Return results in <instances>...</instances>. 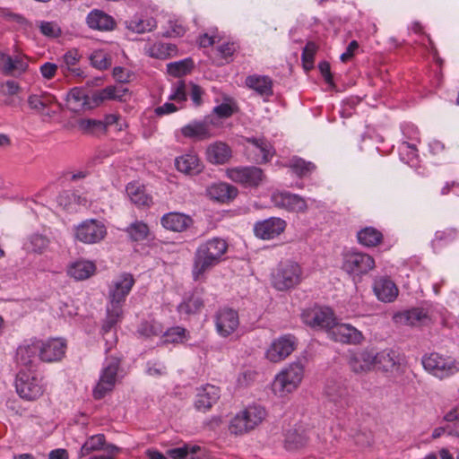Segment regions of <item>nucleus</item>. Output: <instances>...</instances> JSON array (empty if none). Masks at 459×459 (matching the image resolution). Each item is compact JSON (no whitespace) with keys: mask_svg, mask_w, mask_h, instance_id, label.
<instances>
[{"mask_svg":"<svg viewBox=\"0 0 459 459\" xmlns=\"http://www.w3.org/2000/svg\"><path fill=\"white\" fill-rule=\"evenodd\" d=\"M57 202L61 206L68 208L74 204L85 206L88 200L85 196L79 195L77 192L63 191L58 195Z\"/></svg>","mask_w":459,"mask_h":459,"instance_id":"09e8293b","label":"nucleus"},{"mask_svg":"<svg viewBox=\"0 0 459 459\" xmlns=\"http://www.w3.org/2000/svg\"><path fill=\"white\" fill-rule=\"evenodd\" d=\"M126 28L136 33H144L156 28V21L152 17H143L135 15L131 20L126 22Z\"/></svg>","mask_w":459,"mask_h":459,"instance_id":"a19ab883","label":"nucleus"},{"mask_svg":"<svg viewBox=\"0 0 459 459\" xmlns=\"http://www.w3.org/2000/svg\"><path fill=\"white\" fill-rule=\"evenodd\" d=\"M175 165L178 171L186 174H198L202 170V164L196 155L186 154L176 159Z\"/></svg>","mask_w":459,"mask_h":459,"instance_id":"58836bf2","label":"nucleus"},{"mask_svg":"<svg viewBox=\"0 0 459 459\" xmlns=\"http://www.w3.org/2000/svg\"><path fill=\"white\" fill-rule=\"evenodd\" d=\"M89 60L92 67L100 71L107 70L112 64L110 55L102 49L93 50L89 56Z\"/></svg>","mask_w":459,"mask_h":459,"instance_id":"a18cd8bd","label":"nucleus"},{"mask_svg":"<svg viewBox=\"0 0 459 459\" xmlns=\"http://www.w3.org/2000/svg\"><path fill=\"white\" fill-rule=\"evenodd\" d=\"M239 325L238 314L231 308H222L215 316V326L217 333L222 337H228L233 333Z\"/></svg>","mask_w":459,"mask_h":459,"instance_id":"f3484780","label":"nucleus"},{"mask_svg":"<svg viewBox=\"0 0 459 459\" xmlns=\"http://www.w3.org/2000/svg\"><path fill=\"white\" fill-rule=\"evenodd\" d=\"M105 445V437L102 434L95 435L86 440L81 448V455L85 456L93 451L103 448Z\"/></svg>","mask_w":459,"mask_h":459,"instance_id":"864d4df0","label":"nucleus"},{"mask_svg":"<svg viewBox=\"0 0 459 459\" xmlns=\"http://www.w3.org/2000/svg\"><path fill=\"white\" fill-rule=\"evenodd\" d=\"M281 166L289 168L292 173L299 178H307L310 176L316 169V165L311 161L293 156L288 160L281 162Z\"/></svg>","mask_w":459,"mask_h":459,"instance_id":"2f4dec72","label":"nucleus"},{"mask_svg":"<svg viewBox=\"0 0 459 459\" xmlns=\"http://www.w3.org/2000/svg\"><path fill=\"white\" fill-rule=\"evenodd\" d=\"M193 61L191 58L172 62L167 65V72L175 77H180L186 74L193 68Z\"/></svg>","mask_w":459,"mask_h":459,"instance_id":"603ef678","label":"nucleus"},{"mask_svg":"<svg viewBox=\"0 0 459 459\" xmlns=\"http://www.w3.org/2000/svg\"><path fill=\"white\" fill-rule=\"evenodd\" d=\"M228 250L227 242L213 238L198 246L194 253L192 278L195 281H204L206 273L218 265Z\"/></svg>","mask_w":459,"mask_h":459,"instance_id":"f257e3e1","label":"nucleus"},{"mask_svg":"<svg viewBox=\"0 0 459 459\" xmlns=\"http://www.w3.org/2000/svg\"><path fill=\"white\" fill-rule=\"evenodd\" d=\"M331 340L336 342L349 345H359L365 338L363 333L350 324L335 323L330 328L329 336Z\"/></svg>","mask_w":459,"mask_h":459,"instance_id":"ddd939ff","label":"nucleus"},{"mask_svg":"<svg viewBox=\"0 0 459 459\" xmlns=\"http://www.w3.org/2000/svg\"><path fill=\"white\" fill-rule=\"evenodd\" d=\"M274 153L273 145H247L245 149L247 160L257 164L269 161Z\"/></svg>","mask_w":459,"mask_h":459,"instance_id":"c756f323","label":"nucleus"},{"mask_svg":"<svg viewBox=\"0 0 459 459\" xmlns=\"http://www.w3.org/2000/svg\"><path fill=\"white\" fill-rule=\"evenodd\" d=\"M160 223L168 230L183 232L193 225L194 220L185 213L171 212L161 217Z\"/></svg>","mask_w":459,"mask_h":459,"instance_id":"b1692460","label":"nucleus"},{"mask_svg":"<svg viewBox=\"0 0 459 459\" xmlns=\"http://www.w3.org/2000/svg\"><path fill=\"white\" fill-rule=\"evenodd\" d=\"M78 128L84 134L99 135L104 134V126L100 119L82 118L78 120Z\"/></svg>","mask_w":459,"mask_h":459,"instance_id":"de8ad7c7","label":"nucleus"},{"mask_svg":"<svg viewBox=\"0 0 459 459\" xmlns=\"http://www.w3.org/2000/svg\"><path fill=\"white\" fill-rule=\"evenodd\" d=\"M58 68H59V65H56V64L50 63V62H46L40 65L39 71H40L41 75L45 79L50 80V79L54 78Z\"/></svg>","mask_w":459,"mask_h":459,"instance_id":"69168bd1","label":"nucleus"},{"mask_svg":"<svg viewBox=\"0 0 459 459\" xmlns=\"http://www.w3.org/2000/svg\"><path fill=\"white\" fill-rule=\"evenodd\" d=\"M119 365L120 360L117 358H111L108 360L107 365L101 372L100 380L93 390L95 399H102L107 393L114 388Z\"/></svg>","mask_w":459,"mask_h":459,"instance_id":"f8f14e48","label":"nucleus"},{"mask_svg":"<svg viewBox=\"0 0 459 459\" xmlns=\"http://www.w3.org/2000/svg\"><path fill=\"white\" fill-rule=\"evenodd\" d=\"M266 417L265 409L260 405H253L237 414L230 421V431L235 435H242L258 426Z\"/></svg>","mask_w":459,"mask_h":459,"instance_id":"20e7f679","label":"nucleus"},{"mask_svg":"<svg viewBox=\"0 0 459 459\" xmlns=\"http://www.w3.org/2000/svg\"><path fill=\"white\" fill-rule=\"evenodd\" d=\"M144 52L151 57L159 59L168 58V52L165 50V43L163 42H157L145 46Z\"/></svg>","mask_w":459,"mask_h":459,"instance_id":"052dcab7","label":"nucleus"},{"mask_svg":"<svg viewBox=\"0 0 459 459\" xmlns=\"http://www.w3.org/2000/svg\"><path fill=\"white\" fill-rule=\"evenodd\" d=\"M306 323L312 327H318L325 329L327 336H329V330L335 325V318L333 314L329 309H318L311 311L306 315Z\"/></svg>","mask_w":459,"mask_h":459,"instance_id":"a878e982","label":"nucleus"},{"mask_svg":"<svg viewBox=\"0 0 459 459\" xmlns=\"http://www.w3.org/2000/svg\"><path fill=\"white\" fill-rule=\"evenodd\" d=\"M375 267V260L368 254L348 252L343 255L342 269L349 274L361 276Z\"/></svg>","mask_w":459,"mask_h":459,"instance_id":"1a4fd4ad","label":"nucleus"},{"mask_svg":"<svg viewBox=\"0 0 459 459\" xmlns=\"http://www.w3.org/2000/svg\"><path fill=\"white\" fill-rule=\"evenodd\" d=\"M296 338L291 334L281 336L273 341L266 351V358L272 362L285 359L295 350Z\"/></svg>","mask_w":459,"mask_h":459,"instance_id":"dca6fc26","label":"nucleus"},{"mask_svg":"<svg viewBox=\"0 0 459 459\" xmlns=\"http://www.w3.org/2000/svg\"><path fill=\"white\" fill-rule=\"evenodd\" d=\"M86 22L90 28L99 30H110L115 26L114 19L100 10L91 11Z\"/></svg>","mask_w":459,"mask_h":459,"instance_id":"f704fd0d","label":"nucleus"},{"mask_svg":"<svg viewBox=\"0 0 459 459\" xmlns=\"http://www.w3.org/2000/svg\"><path fill=\"white\" fill-rule=\"evenodd\" d=\"M122 91L115 86H108L100 91H96L92 95V102L95 107L99 106L103 100L121 99Z\"/></svg>","mask_w":459,"mask_h":459,"instance_id":"8fccbe9b","label":"nucleus"},{"mask_svg":"<svg viewBox=\"0 0 459 459\" xmlns=\"http://www.w3.org/2000/svg\"><path fill=\"white\" fill-rule=\"evenodd\" d=\"M236 112V107L230 102H223L212 109V115L218 121L219 118H228Z\"/></svg>","mask_w":459,"mask_h":459,"instance_id":"bf43d9fd","label":"nucleus"},{"mask_svg":"<svg viewBox=\"0 0 459 459\" xmlns=\"http://www.w3.org/2000/svg\"><path fill=\"white\" fill-rule=\"evenodd\" d=\"M167 454L173 459H188L189 448L187 446L168 450Z\"/></svg>","mask_w":459,"mask_h":459,"instance_id":"774afa93","label":"nucleus"},{"mask_svg":"<svg viewBox=\"0 0 459 459\" xmlns=\"http://www.w3.org/2000/svg\"><path fill=\"white\" fill-rule=\"evenodd\" d=\"M186 329L180 326L171 327L168 329L163 337L164 342L167 343H178L182 342L186 337Z\"/></svg>","mask_w":459,"mask_h":459,"instance_id":"4d7b16f0","label":"nucleus"},{"mask_svg":"<svg viewBox=\"0 0 459 459\" xmlns=\"http://www.w3.org/2000/svg\"><path fill=\"white\" fill-rule=\"evenodd\" d=\"M303 376V366L299 362L292 363L275 377L273 391L275 394L284 396L298 388Z\"/></svg>","mask_w":459,"mask_h":459,"instance_id":"39448f33","label":"nucleus"},{"mask_svg":"<svg viewBox=\"0 0 459 459\" xmlns=\"http://www.w3.org/2000/svg\"><path fill=\"white\" fill-rule=\"evenodd\" d=\"M421 364L426 371L438 379L450 377L459 371V361L437 352L423 355Z\"/></svg>","mask_w":459,"mask_h":459,"instance_id":"7ed1b4c3","label":"nucleus"},{"mask_svg":"<svg viewBox=\"0 0 459 459\" xmlns=\"http://www.w3.org/2000/svg\"><path fill=\"white\" fill-rule=\"evenodd\" d=\"M55 102L56 98L48 93L30 95L28 99L30 108L42 113Z\"/></svg>","mask_w":459,"mask_h":459,"instance_id":"49530a36","label":"nucleus"},{"mask_svg":"<svg viewBox=\"0 0 459 459\" xmlns=\"http://www.w3.org/2000/svg\"><path fill=\"white\" fill-rule=\"evenodd\" d=\"M126 232L132 241L139 242L147 239L150 229L145 222L135 221L126 228Z\"/></svg>","mask_w":459,"mask_h":459,"instance_id":"79ce46f5","label":"nucleus"},{"mask_svg":"<svg viewBox=\"0 0 459 459\" xmlns=\"http://www.w3.org/2000/svg\"><path fill=\"white\" fill-rule=\"evenodd\" d=\"M134 282V278L131 273H124L109 285L107 315L102 325L104 333L109 332L122 320L123 306Z\"/></svg>","mask_w":459,"mask_h":459,"instance_id":"f03ea898","label":"nucleus"},{"mask_svg":"<svg viewBox=\"0 0 459 459\" xmlns=\"http://www.w3.org/2000/svg\"><path fill=\"white\" fill-rule=\"evenodd\" d=\"M308 440L307 432L301 426L287 429L284 434V446L289 450L303 447Z\"/></svg>","mask_w":459,"mask_h":459,"instance_id":"473e14b6","label":"nucleus"},{"mask_svg":"<svg viewBox=\"0 0 459 459\" xmlns=\"http://www.w3.org/2000/svg\"><path fill=\"white\" fill-rule=\"evenodd\" d=\"M190 98L195 107H199L202 104V95L204 91L202 88L195 83H190Z\"/></svg>","mask_w":459,"mask_h":459,"instance_id":"338daca9","label":"nucleus"},{"mask_svg":"<svg viewBox=\"0 0 459 459\" xmlns=\"http://www.w3.org/2000/svg\"><path fill=\"white\" fill-rule=\"evenodd\" d=\"M39 30L43 35L50 38H56L60 34V29L52 22H41Z\"/></svg>","mask_w":459,"mask_h":459,"instance_id":"e2e57ef3","label":"nucleus"},{"mask_svg":"<svg viewBox=\"0 0 459 459\" xmlns=\"http://www.w3.org/2000/svg\"><path fill=\"white\" fill-rule=\"evenodd\" d=\"M187 89L184 81H178L172 85V91L169 97V100L185 102L187 100Z\"/></svg>","mask_w":459,"mask_h":459,"instance_id":"6e6d98bb","label":"nucleus"},{"mask_svg":"<svg viewBox=\"0 0 459 459\" xmlns=\"http://www.w3.org/2000/svg\"><path fill=\"white\" fill-rule=\"evenodd\" d=\"M39 358L45 362H53L62 359L65 354V344L59 339L49 340L47 342L37 341Z\"/></svg>","mask_w":459,"mask_h":459,"instance_id":"412c9836","label":"nucleus"},{"mask_svg":"<svg viewBox=\"0 0 459 459\" xmlns=\"http://www.w3.org/2000/svg\"><path fill=\"white\" fill-rule=\"evenodd\" d=\"M138 333L143 336L150 337L152 335H159L161 333V330L158 325L146 321L140 325Z\"/></svg>","mask_w":459,"mask_h":459,"instance_id":"680f3d73","label":"nucleus"},{"mask_svg":"<svg viewBox=\"0 0 459 459\" xmlns=\"http://www.w3.org/2000/svg\"><path fill=\"white\" fill-rule=\"evenodd\" d=\"M232 155L229 145H208L206 150L207 160L213 164H223Z\"/></svg>","mask_w":459,"mask_h":459,"instance_id":"ea45409f","label":"nucleus"},{"mask_svg":"<svg viewBox=\"0 0 459 459\" xmlns=\"http://www.w3.org/2000/svg\"><path fill=\"white\" fill-rule=\"evenodd\" d=\"M209 195L212 199L219 201L221 203H228L233 200L238 195L237 187L227 184L218 183L213 184L208 189Z\"/></svg>","mask_w":459,"mask_h":459,"instance_id":"72a5a7b5","label":"nucleus"},{"mask_svg":"<svg viewBox=\"0 0 459 459\" xmlns=\"http://www.w3.org/2000/svg\"><path fill=\"white\" fill-rule=\"evenodd\" d=\"M401 322L409 325H420L428 318L427 313L421 308H412L397 316Z\"/></svg>","mask_w":459,"mask_h":459,"instance_id":"c03bdc74","label":"nucleus"},{"mask_svg":"<svg viewBox=\"0 0 459 459\" xmlns=\"http://www.w3.org/2000/svg\"><path fill=\"white\" fill-rule=\"evenodd\" d=\"M317 51V46L316 43L309 41L306 44L303 48L301 59L306 69H309L313 66L314 57Z\"/></svg>","mask_w":459,"mask_h":459,"instance_id":"13d9d810","label":"nucleus"},{"mask_svg":"<svg viewBox=\"0 0 459 459\" xmlns=\"http://www.w3.org/2000/svg\"><path fill=\"white\" fill-rule=\"evenodd\" d=\"M220 122L213 116H207L203 120H195L181 128V134L189 139L204 141L214 134Z\"/></svg>","mask_w":459,"mask_h":459,"instance_id":"6e6552de","label":"nucleus"},{"mask_svg":"<svg viewBox=\"0 0 459 459\" xmlns=\"http://www.w3.org/2000/svg\"><path fill=\"white\" fill-rule=\"evenodd\" d=\"M220 398V389L212 385H206L198 389L195 406L196 410L205 412L217 403Z\"/></svg>","mask_w":459,"mask_h":459,"instance_id":"bb28decb","label":"nucleus"},{"mask_svg":"<svg viewBox=\"0 0 459 459\" xmlns=\"http://www.w3.org/2000/svg\"><path fill=\"white\" fill-rule=\"evenodd\" d=\"M357 238L359 244L368 247H374L380 245L383 241V234L374 227H365L357 233Z\"/></svg>","mask_w":459,"mask_h":459,"instance_id":"4c0bfd02","label":"nucleus"},{"mask_svg":"<svg viewBox=\"0 0 459 459\" xmlns=\"http://www.w3.org/2000/svg\"><path fill=\"white\" fill-rule=\"evenodd\" d=\"M374 359V350L364 348L349 351L347 363L354 374L364 375L375 369Z\"/></svg>","mask_w":459,"mask_h":459,"instance_id":"9b49d317","label":"nucleus"},{"mask_svg":"<svg viewBox=\"0 0 459 459\" xmlns=\"http://www.w3.org/2000/svg\"><path fill=\"white\" fill-rule=\"evenodd\" d=\"M67 108L73 112H80L85 109H91L95 107L92 99L87 95L82 88L74 87L66 95Z\"/></svg>","mask_w":459,"mask_h":459,"instance_id":"5701e85b","label":"nucleus"},{"mask_svg":"<svg viewBox=\"0 0 459 459\" xmlns=\"http://www.w3.org/2000/svg\"><path fill=\"white\" fill-rule=\"evenodd\" d=\"M287 223L278 217H271L258 221L254 225V234L256 238L269 240L280 236L286 229Z\"/></svg>","mask_w":459,"mask_h":459,"instance_id":"2eb2a0df","label":"nucleus"},{"mask_svg":"<svg viewBox=\"0 0 459 459\" xmlns=\"http://www.w3.org/2000/svg\"><path fill=\"white\" fill-rule=\"evenodd\" d=\"M301 268L295 263L288 261L279 265L273 277V284L278 290H287L300 283Z\"/></svg>","mask_w":459,"mask_h":459,"instance_id":"0eeeda50","label":"nucleus"},{"mask_svg":"<svg viewBox=\"0 0 459 459\" xmlns=\"http://www.w3.org/2000/svg\"><path fill=\"white\" fill-rule=\"evenodd\" d=\"M374 358L375 368L384 372H392L400 364L399 353L392 349L374 351Z\"/></svg>","mask_w":459,"mask_h":459,"instance_id":"cd10ccee","label":"nucleus"},{"mask_svg":"<svg viewBox=\"0 0 459 459\" xmlns=\"http://www.w3.org/2000/svg\"><path fill=\"white\" fill-rule=\"evenodd\" d=\"M81 57L82 56L75 48H72L65 52L59 64V69L62 74L66 77H84V71L78 65Z\"/></svg>","mask_w":459,"mask_h":459,"instance_id":"aec40b11","label":"nucleus"},{"mask_svg":"<svg viewBox=\"0 0 459 459\" xmlns=\"http://www.w3.org/2000/svg\"><path fill=\"white\" fill-rule=\"evenodd\" d=\"M228 178L245 187H257L264 179V171L257 167H235L228 169Z\"/></svg>","mask_w":459,"mask_h":459,"instance_id":"9d476101","label":"nucleus"},{"mask_svg":"<svg viewBox=\"0 0 459 459\" xmlns=\"http://www.w3.org/2000/svg\"><path fill=\"white\" fill-rule=\"evenodd\" d=\"M126 193L133 204L139 207H149L152 198L146 194L144 186L137 182H131L126 186Z\"/></svg>","mask_w":459,"mask_h":459,"instance_id":"c9c22d12","label":"nucleus"},{"mask_svg":"<svg viewBox=\"0 0 459 459\" xmlns=\"http://www.w3.org/2000/svg\"><path fill=\"white\" fill-rule=\"evenodd\" d=\"M373 290L377 299L383 302H392L398 295L397 287L387 277L376 279Z\"/></svg>","mask_w":459,"mask_h":459,"instance_id":"c85d7f7f","label":"nucleus"},{"mask_svg":"<svg viewBox=\"0 0 459 459\" xmlns=\"http://www.w3.org/2000/svg\"><path fill=\"white\" fill-rule=\"evenodd\" d=\"M28 66L27 59L23 56H12L0 53V71L6 76H20L28 69Z\"/></svg>","mask_w":459,"mask_h":459,"instance_id":"6ab92c4d","label":"nucleus"},{"mask_svg":"<svg viewBox=\"0 0 459 459\" xmlns=\"http://www.w3.org/2000/svg\"><path fill=\"white\" fill-rule=\"evenodd\" d=\"M39 346H38L37 341L20 345L16 351L17 363L31 371L36 362L39 359Z\"/></svg>","mask_w":459,"mask_h":459,"instance_id":"393cba45","label":"nucleus"},{"mask_svg":"<svg viewBox=\"0 0 459 459\" xmlns=\"http://www.w3.org/2000/svg\"><path fill=\"white\" fill-rule=\"evenodd\" d=\"M325 394L337 406L343 407L350 404L349 390L342 380L328 379L325 386Z\"/></svg>","mask_w":459,"mask_h":459,"instance_id":"a211bd4d","label":"nucleus"},{"mask_svg":"<svg viewBox=\"0 0 459 459\" xmlns=\"http://www.w3.org/2000/svg\"><path fill=\"white\" fill-rule=\"evenodd\" d=\"M238 48V47L237 46L236 43L227 42V43H223V44L220 45L217 48V50L222 58L228 60L233 56V55L237 51Z\"/></svg>","mask_w":459,"mask_h":459,"instance_id":"0e129e2a","label":"nucleus"},{"mask_svg":"<svg viewBox=\"0 0 459 459\" xmlns=\"http://www.w3.org/2000/svg\"><path fill=\"white\" fill-rule=\"evenodd\" d=\"M96 272V265L91 261H77L68 268V274L77 281H83L92 276Z\"/></svg>","mask_w":459,"mask_h":459,"instance_id":"e433bc0d","label":"nucleus"},{"mask_svg":"<svg viewBox=\"0 0 459 459\" xmlns=\"http://www.w3.org/2000/svg\"><path fill=\"white\" fill-rule=\"evenodd\" d=\"M272 200L275 206L290 212H304L307 209L306 201L299 195L290 192L273 194Z\"/></svg>","mask_w":459,"mask_h":459,"instance_id":"4be33fe9","label":"nucleus"},{"mask_svg":"<svg viewBox=\"0 0 459 459\" xmlns=\"http://www.w3.org/2000/svg\"><path fill=\"white\" fill-rule=\"evenodd\" d=\"M246 85L263 97L273 94V81L266 75H249L246 78Z\"/></svg>","mask_w":459,"mask_h":459,"instance_id":"7c9ffc66","label":"nucleus"},{"mask_svg":"<svg viewBox=\"0 0 459 459\" xmlns=\"http://www.w3.org/2000/svg\"><path fill=\"white\" fill-rule=\"evenodd\" d=\"M48 245L49 240L46 236L33 234L28 238L25 247L28 251L41 254L48 248Z\"/></svg>","mask_w":459,"mask_h":459,"instance_id":"3c124183","label":"nucleus"},{"mask_svg":"<svg viewBox=\"0 0 459 459\" xmlns=\"http://www.w3.org/2000/svg\"><path fill=\"white\" fill-rule=\"evenodd\" d=\"M168 30L164 32L163 36L167 38L182 37L186 31L182 20L178 18H169L168 21Z\"/></svg>","mask_w":459,"mask_h":459,"instance_id":"5fc2aeb1","label":"nucleus"},{"mask_svg":"<svg viewBox=\"0 0 459 459\" xmlns=\"http://www.w3.org/2000/svg\"><path fill=\"white\" fill-rule=\"evenodd\" d=\"M107 234L105 225L97 220L82 222L75 231V238L85 244H94L102 240Z\"/></svg>","mask_w":459,"mask_h":459,"instance_id":"4468645a","label":"nucleus"},{"mask_svg":"<svg viewBox=\"0 0 459 459\" xmlns=\"http://www.w3.org/2000/svg\"><path fill=\"white\" fill-rule=\"evenodd\" d=\"M203 307V299L198 296L192 295L178 305V311L180 315L190 316L198 313Z\"/></svg>","mask_w":459,"mask_h":459,"instance_id":"37998d69","label":"nucleus"},{"mask_svg":"<svg viewBox=\"0 0 459 459\" xmlns=\"http://www.w3.org/2000/svg\"><path fill=\"white\" fill-rule=\"evenodd\" d=\"M15 387L18 394L28 401L36 400L44 393L42 379L22 369L17 374Z\"/></svg>","mask_w":459,"mask_h":459,"instance_id":"423d86ee","label":"nucleus"}]
</instances>
